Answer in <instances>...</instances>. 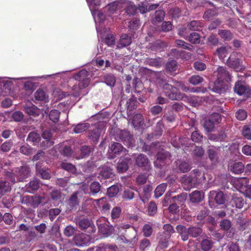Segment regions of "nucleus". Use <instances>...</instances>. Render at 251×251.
I'll use <instances>...</instances> for the list:
<instances>
[{
    "mask_svg": "<svg viewBox=\"0 0 251 251\" xmlns=\"http://www.w3.org/2000/svg\"><path fill=\"white\" fill-rule=\"evenodd\" d=\"M217 79L214 83L213 91L223 94L229 88V82L231 80V77L226 69L223 67H219L217 71Z\"/></svg>",
    "mask_w": 251,
    "mask_h": 251,
    "instance_id": "f257e3e1",
    "label": "nucleus"
},
{
    "mask_svg": "<svg viewBox=\"0 0 251 251\" xmlns=\"http://www.w3.org/2000/svg\"><path fill=\"white\" fill-rule=\"evenodd\" d=\"M90 221L86 219H83L79 222L78 225L82 229H86L90 225Z\"/></svg>",
    "mask_w": 251,
    "mask_h": 251,
    "instance_id": "680f3d73",
    "label": "nucleus"
},
{
    "mask_svg": "<svg viewBox=\"0 0 251 251\" xmlns=\"http://www.w3.org/2000/svg\"><path fill=\"white\" fill-rule=\"evenodd\" d=\"M82 193L83 194H87L89 192V189L87 185L82 184L80 188V192H76L73 194L70 199V204L72 206H74L77 204V195L79 193Z\"/></svg>",
    "mask_w": 251,
    "mask_h": 251,
    "instance_id": "f8f14e48",
    "label": "nucleus"
},
{
    "mask_svg": "<svg viewBox=\"0 0 251 251\" xmlns=\"http://www.w3.org/2000/svg\"><path fill=\"white\" fill-rule=\"evenodd\" d=\"M176 46L181 47L184 49H187L190 50H194V48L192 46L185 42L183 40H176Z\"/></svg>",
    "mask_w": 251,
    "mask_h": 251,
    "instance_id": "473e14b6",
    "label": "nucleus"
},
{
    "mask_svg": "<svg viewBox=\"0 0 251 251\" xmlns=\"http://www.w3.org/2000/svg\"><path fill=\"white\" fill-rule=\"evenodd\" d=\"M74 241L76 245L83 246L87 245L90 243V237L88 235L81 233L74 237Z\"/></svg>",
    "mask_w": 251,
    "mask_h": 251,
    "instance_id": "423d86ee",
    "label": "nucleus"
},
{
    "mask_svg": "<svg viewBox=\"0 0 251 251\" xmlns=\"http://www.w3.org/2000/svg\"><path fill=\"white\" fill-rule=\"evenodd\" d=\"M163 88L165 95L172 100H181L184 97L183 94L178 92L176 88L171 85L165 84Z\"/></svg>",
    "mask_w": 251,
    "mask_h": 251,
    "instance_id": "20e7f679",
    "label": "nucleus"
},
{
    "mask_svg": "<svg viewBox=\"0 0 251 251\" xmlns=\"http://www.w3.org/2000/svg\"><path fill=\"white\" fill-rule=\"evenodd\" d=\"M25 109L26 113L29 115L36 116L39 115V109L33 104L25 106Z\"/></svg>",
    "mask_w": 251,
    "mask_h": 251,
    "instance_id": "412c9836",
    "label": "nucleus"
},
{
    "mask_svg": "<svg viewBox=\"0 0 251 251\" xmlns=\"http://www.w3.org/2000/svg\"><path fill=\"white\" fill-rule=\"evenodd\" d=\"M89 8L91 11L92 14L94 19H96L95 13L96 10L94 8L96 7L99 6L100 4V0H86Z\"/></svg>",
    "mask_w": 251,
    "mask_h": 251,
    "instance_id": "aec40b11",
    "label": "nucleus"
},
{
    "mask_svg": "<svg viewBox=\"0 0 251 251\" xmlns=\"http://www.w3.org/2000/svg\"><path fill=\"white\" fill-rule=\"evenodd\" d=\"M191 168L190 165L185 161L182 162L179 165V169L182 173L189 171Z\"/></svg>",
    "mask_w": 251,
    "mask_h": 251,
    "instance_id": "5fc2aeb1",
    "label": "nucleus"
},
{
    "mask_svg": "<svg viewBox=\"0 0 251 251\" xmlns=\"http://www.w3.org/2000/svg\"><path fill=\"white\" fill-rule=\"evenodd\" d=\"M127 159L125 161L120 162L117 165V170L120 173L125 172L128 169Z\"/></svg>",
    "mask_w": 251,
    "mask_h": 251,
    "instance_id": "e433bc0d",
    "label": "nucleus"
},
{
    "mask_svg": "<svg viewBox=\"0 0 251 251\" xmlns=\"http://www.w3.org/2000/svg\"><path fill=\"white\" fill-rule=\"evenodd\" d=\"M234 90V92L240 96L248 93V89L243 81H240L236 82Z\"/></svg>",
    "mask_w": 251,
    "mask_h": 251,
    "instance_id": "9b49d317",
    "label": "nucleus"
},
{
    "mask_svg": "<svg viewBox=\"0 0 251 251\" xmlns=\"http://www.w3.org/2000/svg\"><path fill=\"white\" fill-rule=\"evenodd\" d=\"M60 112L57 110H52L49 114V117L53 122H57L59 120Z\"/></svg>",
    "mask_w": 251,
    "mask_h": 251,
    "instance_id": "4c0bfd02",
    "label": "nucleus"
},
{
    "mask_svg": "<svg viewBox=\"0 0 251 251\" xmlns=\"http://www.w3.org/2000/svg\"><path fill=\"white\" fill-rule=\"evenodd\" d=\"M181 181L184 185H187L189 187H193L196 186L191 175L190 176L184 175L181 177Z\"/></svg>",
    "mask_w": 251,
    "mask_h": 251,
    "instance_id": "b1692460",
    "label": "nucleus"
},
{
    "mask_svg": "<svg viewBox=\"0 0 251 251\" xmlns=\"http://www.w3.org/2000/svg\"><path fill=\"white\" fill-rule=\"evenodd\" d=\"M218 34L220 37L225 40H230L232 38V34L229 30L221 29L218 31Z\"/></svg>",
    "mask_w": 251,
    "mask_h": 251,
    "instance_id": "cd10ccee",
    "label": "nucleus"
},
{
    "mask_svg": "<svg viewBox=\"0 0 251 251\" xmlns=\"http://www.w3.org/2000/svg\"><path fill=\"white\" fill-rule=\"evenodd\" d=\"M249 180L246 177L240 178L236 180V185L239 187V190L243 192L249 186Z\"/></svg>",
    "mask_w": 251,
    "mask_h": 251,
    "instance_id": "5701e85b",
    "label": "nucleus"
},
{
    "mask_svg": "<svg viewBox=\"0 0 251 251\" xmlns=\"http://www.w3.org/2000/svg\"><path fill=\"white\" fill-rule=\"evenodd\" d=\"M171 143L176 148H179L182 145V140L178 136H175L171 140Z\"/></svg>",
    "mask_w": 251,
    "mask_h": 251,
    "instance_id": "69168bd1",
    "label": "nucleus"
},
{
    "mask_svg": "<svg viewBox=\"0 0 251 251\" xmlns=\"http://www.w3.org/2000/svg\"><path fill=\"white\" fill-rule=\"evenodd\" d=\"M136 164L139 167H148L149 164L148 158L146 155L140 154L136 159Z\"/></svg>",
    "mask_w": 251,
    "mask_h": 251,
    "instance_id": "f3484780",
    "label": "nucleus"
},
{
    "mask_svg": "<svg viewBox=\"0 0 251 251\" xmlns=\"http://www.w3.org/2000/svg\"><path fill=\"white\" fill-rule=\"evenodd\" d=\"M144 234L146 237L150 236L152 232V227L149 224H146L143 227Z\"/></svg>",
    "mask_w": 251,
    "mask_h": 251,
    "instance_id": "338daca9",
    "label": "nucleus"
},
{
    "mask_svg": "<svg viewBox=\"0 0 251 251\" xmlns=\"http://www.w3.org/2000/svg\"><path fill=\"white\" fill-rule=\"evenodd\" d=\"M116 140H120L125 145L130 147L134 144L133 136L127 130L117 129L115 133Z\"/></svg>",
    "mask_w": 251,
    "mask_h": 251,
    "instance_id": "7ed1b4c3",
    "label": "nucleus"
},
{
    "mask_svg": "<svg viewBox=\"0 0 251 251\" xmlns=\"http://www.w3.org/2000/svg\"><path fill=\"white\" fill-rule=\"evenodd\" d=\"M12 117L15 121L20 122L24 119V115L20 111H16L13 113Z\"/></svg>",
    "mask_w": 251,
    "mask_h": 251,
    "instance_id": "0e129e2a",
    "label": "nucleus"
},
{
    "mask_svg": "<svg viewBox=\"0 0 251 251\" xmlns=\"http://www.w3.org/2000/svg\"><path fill=\"white\" fill-rule=\"evenodd\" d=\"M214 124V122L209 118V120L205 121L203 126L206 131L211 132L213 130Z\"/></svg>",
    "mask_w": 251,
    "mask_h": 251,
    "instance_id": "79ce46f5",
    "label": "nucleus"
},
{
    "mask_svg": "<svg viewBox=\"0 0 251 251\" xmlns=\"http://www.w3.org/2000/svg\"><path fill=\"white\" fill-rule=\"evenodd\" d=\"M236 117L238 120L242 121L247 118V114L245 111L240 109L236 113Z\"/></svg>",
    "mask_w": 251,
    "mask_h": 251,
    "instance_id": "774afa93",
    "label": "nucleus"
},
{
    "mask_svg": "<svg viewBox=\"0 0 251 251\" xmlns=\"http://www.w3.org/2000/svg\"><path fill=\"white\" fill-rule=\"evenodd\" d=\"M202 25L201 22L197 21L191 22L188 25V28L192 30H199L202 27Z\"/></svg>",
    "mask_w": 251,
    "mask_h": 251,
    "instance_id": "72a5a7b5",
    "label": "nucleus"
},
{
    "mask_svg": "<svg viewBox=\"0 0 251 251\" xmlns=\"http://www.w3.org/2000/svg\"><path fill=\"white\" fill-rule=\"evenodd\" d=\"M188 40L192 43L198 44L200 42V35L196 32H192L190 34Z\"/></svg>",
    "mask_w": 251,
    "mask_h": 251,
    "instance_id": "ea45409f",
    "label": "nucleus"
},
{
    "mask_svg": "<svg viewBox=\"0 0 251 251\" xmlns=\"http://www.w3.org/2000/svg\"><path fill=\"white\" fill-rule=\"evenodd\" d=\"M209 157L211 160L215 161L218 158V153L217 150L214 148H211L208 150Z\"/></svg>",
    "mask_w": 251,
    "mask_h": 251,
    "instance_id": "8fccbe9b",
    "label": "nucleus"
},
{
    "mask_svg": "<svg viewBox=\"0 0 251 251\" xmlns=\"http://www.w3.org/2000/svg\"><path fill=\"white\" fill-rule=\"evenodd\" d=\"M176 229L181 235L183 241H186L188 239L189 235L190 234L189 228L187 229L185 226L178 225L176 226Z\"/></svg>",
    "mask_w": 251,
    "mask_h": 251,
    "instance_id": "a211bd4d",
    "label": "nucleus"
},
{
    "mask_svg": "<svg viewBox=\"0 0 251 251\" xmlns=\"http://www.w3.org/2000/svg\"><path fill=\"white\" fill-rule=\"evenodd\" d=\"M242 135L245 138L248 140L251 139V130L247 126H244L242 129Z\"/></svg>",
    "mask_w": 251,
    "mask_h": 251,
    "instance_id": "4d7b16f0",
    "label": "nucleus"
},
{
    "mask_svg": "<svg viewBox=\"0 0 251 251\" xmlns=\"http://www.w3.org/2000/svg\"><path fill=\"white\" fill-rule=\"evenodd\" d=\"M203 81V78L199 75H193L189 80V82L193 85H198Z\"/></svg>",
    "mask_w": 251,
    "mask_h": 251,
    "instance_id": "a19ab883",
    "label": "nucleus"
},
{
    "mask_svg": "<svg viewBox=\"0 0 251 251\" xmlns=\"http://www.w3.org/2000/svg\"><path fill=\"white\" fill-rule=\"evenodd\" d=\"M134 197V192L130 190H125L124 191L123 198L125 200H132Z\"/></svg>",
    "mask_w": 251,
    "mask_h": 251,
    "instance_id": "864d4df0",
    "label": "nucleus"
},
{
    "mask_svg": "<svg viewBox=\"0 0 251 251\" xmlns=\"http://www.w3.org/2000/svg\"><path fill=\"white\" fill-rule=\"evenodd\" d=\"M90 189L93 194H95L100 191V186L99 183L95 181L92 182L90 185Z\"/></svg>",
    "mask_w": 251,
    "mask_h": 251,
    "instance_id": "a18cd8bd",
    "label": "nucleus"
},
{
    "mask_svg": "<svg viewBox=\"0 0 251 251\" xmlns=\"http://www.w3.org/2000/svg\"><path fill=\"white\" fill-rule=\"evenodd\" d=\"M75 227H74L73 226H68L65 228V229L64 230V233L66 236H67L68 237H70V236H72L74 234V233L75 231Z\"/></svg>",
    "mask_w": 251,
    "mask_h": 251,
    "instance_id": "e2e57ef3",
    "label": "nucleus"
},
{
    "mask_svg": "<svg viewBox=\"0 0 251 251\" xmlns=\"http://www.w3.org/2000/svg\"><path fill=\"white\" fill-rule=\"evenodd\" d=\"M210 197L211 198L214 197L216 202L219 204H223L225 200V196L222 192L216 193L215 191H211L210 192Z\"/></svg>",
    "mask_w": 251,
    "mask_h": 251,
    "instance_id": "4468645a",
    "label": "nucleus"
},
{
    "mask_svg": "<svg viewBox=\"0 0 251 251\" xmlns=\"http://www.w3.org/2000/svg\"><path fill=\"white\" fill-rule=\"evenodd\" d=\"M230 167V170L233 173L240 174L243 172L245 166L243 163L238 162L233 163Z\"/></svg>",
    "mask_w": 251,
    "mask_h": 251,
    "instance_id": "dca6fc26",
    "label": "nucleus"
},
{
    "mask_svg": "<svg viewBox=\"0 0 251 251\" xmlns=\"http://www.w3.org/2000/svg\"><path fill=\"white\" fill-rule=\"evenodd\" d=\"M100 175L104 178L112 177L113 174L112 170L108 167H103L101 169Z\"/></svg>",
    "mask_w": 251,
    "mask_h": 251,
    "instance_id": "bb28decb",
    "label": "nucleus"
},
{
    "mask_svg": "<svg viewBox=\"0 0 251 251\" xmlns=\"http://www.w3.org/2000/svg\"><path fill=\"white\" fill-rule=\"evenodd\" d=\"M62 168L71 173H75L76 171L75 167L71 164L68 163H63L61 165Z\"/></svg>",
    "mask_w": 251,
    "mask_h": 251,
    "instance_id": "09e8293b",
    "label": "nucleus"
},
{
    "mask_svg": "<svg viewBox=\"0 0 251 251\" xmlns=\"http://www.w3.org/2000/svg\"><path fill=\"white\" fill-rule=\"evenodd\" d=\"M236 54L237 53H233L231 54L227 61V64L230 67L233 68L236 71L238 72L241 71L243 67L241 66L239 59H234V57L235 56Z\"/></svg>",
    "mask_w": 251,
    "mask_h": 251,
    "instance_id": "6e6552de",
    "label": "nucleus"
},
{
    "mask_svg": "<svg viewBox=\"0 0 251 251\" xmlns=\"http://www.w3.org/2000/svg\"><path fill=\"white\" fill-rule=\"evenodd\" d=\"M202 138V136L198 131H195L192 133L191 139L195 142H199Z\"/></svg>",
    "mask_w": 251,
    "mask_h": 251,
    "instance_id": "13d9d810",
    "label": "nucleus"
},
{
    "mask_svg": "<svg viewBox=\"0 0 251 251\" xmlns=\"http://www.w3.org/2000/svg\"><path fill=\"white\" fill-rule=\"evenodd\" d=\"M119 192L118 186L113 185L107 189V194L109 197H113L116 196Z\"/></svg>",
    "mask_w": 251,
    "mask_h": 251,
    "instance_id": "de8ad7c7",
    "label": "nucleus"
},
{
    "mask_svg": "<svg viewBox=\"0 0 251 251\" xmlns=\"http://www.w3.org/2000/svg\"><path fill=\"white\" fill-rule=\"evenodd\" d=\"M157 205L154 202L151 201L148 206V213L150 216H153L157 212Z\"/></svg>",
    "mask_w": 251,
    "mask_h": 251,
    "instance_id": "c9c22d12",
    "label": "nucleus"
},
{
    "mask_svg": "<svg viewBox=\"0 0 251 251\" xmlns=\"http://www.w3.org/2000/svg\"><path fill=\"white\" fill-rule=\"evenodd\" d=\"M190 235L192 237H196L202 232L201 228L198 227H192L189 228Z\"/></svg>",
    "mask_w": 251,
    "mask_h": 251,
    "instance_id": "603ef678",
    "label": "nucleus"
},
{
    "mask_svg": "<svg viewBox=\"0 0 251 251\" xmlns=\"http://www.w3.org/2000/svg\"><path fill=\"white\" fill-rule=\"evenodd\" d=\"M11 189V185L9 182L6 181H0V195H4L10 191Z\"/></svg>",
    "mask_w": 251,
    "mask_h": 251,
    "instance_id": "393cba45",
    "label": "nucleus"
},
{
    "mask_svg": "<svg viewBox=\"0 0 251 251\" xmlns=\"http://www.w3.org/2000/svg\"><path fill=\"white\" fill-rule=\"evenodd\" d=\"M40 140V135L34 132L29 133L28 135L27 140L28 142L33 143V144H36L38 143Z\"/></svg>",
    "mask_w": 251,
    "mask_h": 251,
    "instance_id": "c85d7f7f",
    "label": "nucleus"
},
{
    "mask_svg": "<svg viewBox=\"0 0 251 251\" xmlns=\"http://www.w3.org/2000/svg\"><path fill=\"white\" fill-rule=\"evenodd\" d=\"M143 117L140 114L135 115L133 117L132 123L134 126H138L141 125L143 122Z\"/></svg>",
    "mask_w": 251,
    "mask_h": 251,
    "instance_id": "c03bdc74",
    "label": "nucleus"
},
{
    "mask_svg": "<svg viewBox=\"0 0 251 251\" xmlns=\"http://www.w3.org/2000/svg\"><path fill=\"white\" fill-rule=\"evenodd\" d=\"M230 50V48L229 47H222L217 49L215 54L217 55L221 59L223 60Z\"/></svg>",
    "mask_w": 251,
    "mask_h": 251,
    "instance_id": "4be33fe9",
    "label": "nucleus"
},
{
    "mask_svg": "<svg viewBox=\"0 0 251 251\" xmlns=\"http://www.w3.org/2000/svg\"><path fill=\"white\" fill-rule=\"evenodd\" d=\"M89 127L88 123H83L77 125L74 128V131L76 133H79L84 131Z\"/></svg>",
    "mask_w": 251,
    "mask_h": 251,
    "instance_id": "f704fd0d",
    "label": "nucleus"
},
{
    "mask_svg": "<svg viewBox=\"0 0 251 251\" xmlns=\"http://www.w3.org/2000/svg\"><path fill=\"white\" fill-rule=\"evenodd\" d=\"M190 200L193 203H199L204 199V193L202 191H195L189 195Z\"/></svg>",
    "mask_w": 251,
    "mask_h": 251,
    "instance_id": "ddd939ff",
    "label": "nucleus"
},
{
    "mask_svg": "<svg viewBox=\"0 0 251 251\" xmlns=\"http://www.w3.org/2000/svg\"><path fill=\"white\" fill-rule=\"evenodd\" d=\"M123 146L119 143H113L110 147L111 151L115 153L118 154L123 150Z\"/></svg>",
    "mask_w": 251,
    "mask_h": 251,
    "instance_id": "37998d69",
    "label": "nucleus"
},
{
    "mask_svg": "<svg viewBox=\"0 0 251 251\" xmlns=\"http://www.w3.org/2000/svg\"><path fill=\"white\" fill-rule=\"evenodd\" d=\"M51 136V133L50 131L45 130L42 133V137L44 139H46L47 144L49 145L48 146L52 145V142L50 141V139Z\"/></svg>",
    "mask_w": 251,
    "mask_h": 251,
    "instance_id": "6e6d98bb",
    "label": "nucleus"
},
{
    "mask_svg": "<svg viewBox=\"0 0 251 251\" xmlns=\"http://www.w3.org/2000/svg\"><path fill=\"white\" fill-rule=\"evenodd\" d=\"M233 201L237 208H241L244 204V201L242 198L235 197Z\"/></svg>",
    "mask_w": 251,
    "mask_h": 251,
    "instance_id": "bf43d9fd",
    "label": "nucleus"
},
{
    "mask_svg": "<svg viewBox=\"0 0 251 251\" xmlns=\"http://www.w3.org/2000/svg\"><path fill=\"white\" fill-rule=\"evenodd\" d=\"M137 9L136 6L133 2L127 0L126 3L125 10L128 15H134Z\"/></svg>",
    "mask_w": 251,
    "mask_h": 251,
    "instance_id": "6ab92c4d",
    "label": "nucleus"
},
{
    "mask_svg": "<svg viewBox=\"0 0 251 251\" xmlns=\"http://www.w3.org/2000/svg\"><path fill=\"white\" fill-rule=\"evenodd\" d=\"M115 81V78L113 75H108L105 76V82L107 85L113 86Z\"/></svg>",
    "mask_w": 251,
    "mask_h": 251,
    "instance_id": "3c124183",
    "label": "nucleus"
},
{
    "mask_svg": "<svg viewBox=\"0 0 251 251\" xmlns=\"http://www.w3.org/2000/svg\"><path fill=\"white\" fill-rule=\"evenodd\" d=\"M34 97L38 100H48V96H46L45 92L41 89L37 90L34 93Z\"/></svg>",
    "mask_w": 251,
    "mask_h": 251,
    "instance_id": "c756f323",
    "label": "nucleus"
},
{
    "mask_svg": "<svg viewBox=\"0 0 251 251\" xmlns=\"http://www.w3.org/2000/svg\"><path fill=\"white\" fill-rule=\"evenodd\" d=\"M164 232L163 235L159 237L160 246L162 248H167L168 241L171 237V234L174 232L173 226L170 224H165L163 226Z\"/></svg>",
    "mask_w": 251,
    "mask_h": 251,
    "instance_id": "39448f33",
    "label": "nucleus"
},
{
    "mask_svg": "<svg viewBox=\"0 0 251 251\" xmlns=\"http://www.w3.org/2000/svg\"><path fill=\"white\" fill-rule=\"evenodd\" d=\"M177 67V63L175 60H171L166 64V69L171 73L176 71Z\"/></svg>",
    "mask_w": 251,
    "mask_h": 251,
    "instance_id": "58836bf2",
    "label": "nucleus"
},
{
    "mask_svg": "<svg viewBox=\"0 0 251 251\" xmlns=\"http://www.w3.org/2000/svg\"><path fill=\"white\" fill-rule=\"evenodd\" d=\"M41 198L39 196H24L22 202L28 205L35 207L41 203Z\"/></svg>",
    "mask_w": 251,
    "mask_h": 251,
    "instance_id": "0eeeda50",
    "label": "nucleus"
},
{
    "mask_svg": "<svg viewBox=\"0 0 251 251\" xmlns=\"http://www.w3.org/2000/svg\"><path fill=\"white\" fill-rule=\"evenodd\" d=\"M131 43V38L126 34L122 35L117 46L118 48H122L128 46Z\"/></svg>",
    "mask_w": 251,
    "mask_h": 251,
    "instance_id": "2eb2a0df",
    "label": "nucleus"
},
{
    "mask_svg": "<svg viewBox=\"0 0 251 251\" xmlns=\"http://www.w3.org/2000/svg\"><path fill=\"white\" fill-rule=\"evenodd\" d=\"M75 80L79 81L78 86H74L73 90L75 91L73 95L76 97L80 93V90L87 87L90 83V78L88 77V72L86 70H82L75 76Z\"/></svg>",
    "mask_w": 251,
    "mask_h": 251,
    "instance_id": "f03ea898",
    "label": "nucleus"
},
{
    "mask_svg": "<svg viewBox=\"0 0 251 251\" xmlns=\"http://www.w3.org/2000/svg\"><path fill=\"white\" fill-rule=\"evenodd\" d=\"M167 187L166 183H162L158 185L154 191V196L156 198H158L161 196L164 193Z\"/></svg>",
    "mask_w": 251,
    "mask_h": 251,
    "instance_id": "a878e982",
    "label": "nucleus"
},
{
    "mask_svg": "<svg viewBox=\"0 0 251 251\" xmlns=\"http://www.w3.org/2000/svg\"><path fill=\"white\" fill-rule=\"evenodd\" d=\"M39 187V181L35 179L31 181L28 184L27 191L29 193H32V191L37 190Z\"/></svg>",
    "mask_w": 251,
    "mask_h": 251,
    "instance_id": "7c9ffc66",
    "label": "nucleus"
},
{
    "mask_svg": "<svg viewBox=\"0 0 251 251\" xmlns=\"http://www.w3.org/2000/svg\"><path fill=\"white\" fill-rule=\"evenodd\" d=\"M191 175L194 180L196 185L201 183L205 179L203 173L199 169L193 170Z\"/></svg>",
    "mask_w": 251,
    "mask_h": 251,
    "instance_id": "9d476101",
    "label": "nucleus"
},
{
    "mask_svg": "<svg viewBox=\"0 0 251 251\" xmlns=\"http://www.w3.org/2000/svg\"><path fill=\"white\" fill-rule=\"evenodd\" d=\"M101 130L99 128H96L90 132L89 137L94 141H97L100 138Z\"/></svg>",
    "mask_w": 251,
    "mask_h": 251,
    "instance_id": "2f4dec72",
    "label": "nucleus"
},
{
    "mask_svg": "<svg viewBox=\"0 0 251 251\" xmlns=\"http://www.w3.org/2000/svg\"><path fill=\"white\" fill-rule=\"evenodd\" d=\"M204 153V151L201 147H196L194 150L193 154L194 157H201Z\"/></svg>",
    "mask_w": 251,
    "mask_h": 251,
    "instance_id": "052dcab7",
    "label": "nucleus"
},
{
    "mask_svg": "<svg viewBox=\"0 0 251 251\" xmlns=\"http://www.w3.org/2000/svg\"><path fill=\"white\" fill-rule=\"evenodd\" d=\"M29 168L26 166L21 167L17 172L16 176L18 181H21L28 177L30 174Z\"/></svg>",
    "mask_w": 251,
    "mask_h": 251,
    "instance_id": "1a4fd4ad",
    "label": "nucleus"
},
{
    "mask_svg": "<svg viewBox=\"0 0 251 251\" xmlns=\"http://www.w3.org/2000/svg\"><path fill=\"white\" fill-rule=\"evenodd\" d=\"M212 242L208 239L202 240L201 243V249L204 251H207L210 250L212 247Z\"/></svg>",
    "mask_w": 251,
    "mask_h": 251,
    "instance_id": "49530a36",
    "label": "nucleus"
}]
</instances>
